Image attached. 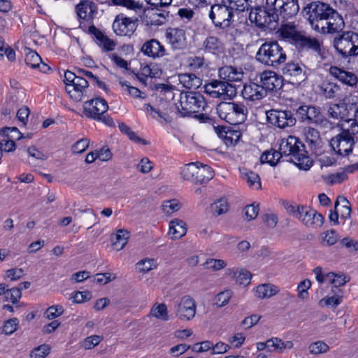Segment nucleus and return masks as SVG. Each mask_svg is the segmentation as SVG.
Here are the masks:
<instances>
[{"label": "nucleus", "instance_id": "57", "mask_svg": "<svg viewBox=\"0 0 358 358\" xmlns=\"http://www.w3.org/2000/svg\"><path fill=\"white\" fill-rule=\"evenodd\" d=\"M280 343H283V341L278 338H271L267 340V345H269V352H277L282 353V345Z\"/></svg>", "mask_w": 358, "mask_h": 358}, {"label": "nucleus", "instance_id": "61", "mask_svg": "<svg viewBox=\"0 0 358 358\" xmlns=\"http://www.w3.org/2000/svg\"><path fill=\"white\" fill-rule=\"evenodd\" d=\"M63 313L64 308L62 306H52L47 309V318H48L49 320H52L60 316L61 315L63 314Z\"/></svg>", "mask_w": 358, "mask_h": 358}, {"label": "nucleus", "instance_id": "24", "mask_svg": "<svg viewBox=\"0 0 358 358\" xmlns=\"http://www.w3.org/2000/svg\"><path fill=\"white\" fill-rule=\"evenodd\" d=\"M97 6L92 1H82L76 6V13L80 19L90 20L97 13Z\"/></svg>", "mask_w": 358, "mask_h": 358}, {"label": "nucleus", "instance_id": "1", "mask_svg": "<svg viewBox=\"0 0 358 358\" xmlns=\"http://www.w3.org/2000/svg\"><path fill=\"white\" fill-rule=\"evenodd\" d=\"M297 0H266L265 6L252 7L249 19L255 25L266 31H275L280 33L284 29L279 28V16L284 20L290 19L299 13Z\"/></svg>", "mask_w": 358, "mask_h": 358}, {"label": "nucleus", "instance_id": "56", "mask_svg": "<svg viewBox=\"0 0 358 358\" xmlns=\"http://www.w3.org/2000/svg\"><path fill=\"white\" fill-rule=\"evenodd\" d=\"M231 296V292L230 290L222 292L215 297V303L219 307L224 306L228 303Z\"/></svg>", "mask_w": 358, "mask_h": 358}, {"label": "nucleus", "instance_id": "25", "mask_svg": "<svg viewBox=\"0 0 358 358\" xmlns=\"http://www.w3.org/2000/svg\"><path fill=\"white\" fill-rule=\"evenodd\" d=\"M214 171L213 169L203 163L199 164L196 169L193 182L195 184H206L214 177Z\"/></svg>", "mask_w": 358, "mask_h": 358}, {"label": "nucleus", "instance_id": "38", "mask_svg": "<svg viewBox=\"0 0 358 358\" xmlns=\"http://www.w3.org/2000/svg\"><path fill=\"white\" fill-rule=\"evenodd\" d=\"M200 164L199 162H192L186 164L181 170L180 174L185 180L193 182L196 169Z\"/></svg>", "mask_w": 358, "mask_h": 358}, {"label": "nucleus", "instance_id": "9", "mask_svg": "<svg viewBox=\"0 0 358 358\" xmlns=\"http://www.w3.org/2000/svg\"><path fill=\"white\" fill-rule=\"evenodd\" d=\"M289 148H291L292 156L298 162L296 166L300 169L308 170L313 164V161L307 155L308 152L305 149V145L299 140V138L289 136Z\"/></svg>", "mask_w": 358, "mask_h": 358}, {"label": "nucleus", "instance_id": "6", "mask_svg": "<svg viewBox=\"0 0 358 358\" xmlns=\"http://www.w3.org/2000/svg\"><path fill=\"white\" fill-rule=\"evenodd\" d=\"M280 36L285 38L292 39L299 50H311L323 58L322 50V42L320 41L317 38L304 36L296 31L292 32L287 29H282L280 30Z\"/></svg>", "mask_w": 358, "mask_h": 358}, {"label": "nucleus", "instance_id": "16", "mask_svg": "<svg viewBox=\"0 0 358 358\" xmlns=\"http://www.w3.org/2000/svg\"><path fill=\"white\" fill-rule=\"evenodd\" d=\"M261 87L269 92H277L282 89L284 85L282 76L278 75L271 71H265L260 75Z\"/></svg>", "mask_w": 358, "mask_h": 358}, {"label": "nucleus", "instance_id": "39", "mask_svg": "<svg viewBox=\"0 0 358 358\" xmlns=\"http://www.w3.org/2000/svg\"><path fill=\"white\" fill-rule=\"evenodd\" d=\"M243 178L245 179L248 185L250 187H253L256 189H259L262 187L260 177L259 175L253 171H248L243 173Z\"/></svg>", "mask_w": 358, "mask_h": 358}, {"label": "nucleus", "instance_id": "26", "mask_svg": "<svg viewBox=\"0 0 358 358\" xmlns=\"http://www.w3.org/2000/svg\"><path fill=\"white\" fill-rule=\"evenodd\" d=\"M218 72L220 78L227 83L240 81L242 80L243 76V73L241 70H238L236 67L231 66L220 67Z\"/></svg>", "mask_w": 358, "mask_h": 358}, {"label": "nucleus", "instance_id": "18", "mask_svg": "<svg viewBox=\"0 0 358 358\" xmlns=\"http://www.w3.org/2000/svg\"><path fill=\"white\" fill-rule=\"evenodd\" d=\"M201 50L206 55L219 57L224 52V45L215 36H208L202 43Z\"/></svg>", "mask_w": 358, "mask_h": 358}, {"label": "nucleus", "instance_id": "8", "mask_svg": "<svg viewBox=\"0 0 358 358\" xmlns=\"http://www.w3.org/2000/svg\"><path fill=\"white\" fill-rule=\"evenodd\" d=\"M351 136L349 129H343L342 132L333 137L330 141V145L336 154L341 156H348L352 152L353 147L357 142Z\"/></svg>", "mask_w": 358, "mask_h": 358}, {"label": "nucleus", "instance_id": "5", "mask_svg": "<svg viewBox=\"0 0 358 358\" xmlns=\"http://www.w3.org/2000/svg\"><path fill=\"white\" fill-rule=\"evenodd\" d=\"M180 106L176 104L182 117H189L193 113L204 110L206 103L204 96L199 92H187L180 96Z\"/></svg>", "mask_w": 358, "mask_h": 358}, {"label": "nucleus", "instance_id": "29", "mask_svg": "<svg viewBox=\"0 0 358 358\" xmlns=\"http://www.w3.org/2000/svg\"><path fill=\"white\" fill-rule=\"evenodd\" d=\"M129 232L124 229H120L116 234H112L110 239L113 247L119 251L124 248L127 243Z\"/></svg>", "mask_w": 358, "mask_h": 358}, {"label": "nucleus", "instance_id": "17", "mask_svg": "<svg viewBox=\"0 0 358 358\" xmlns=\"http://www.w3.org/2000/svg\"><path fill=\"white\" fill-rule=\"evenodd\" d=\"M196 303L189 296H184L178 304L176 316L181 320H192L196 314Z\"/></svg>", "mask_w": 358, "mask_h": 358}, {"label": "nucleus", "instance_id": "48", "mask_svg": "<svg viewBox=\"0 0 358 358\" xmlns=\"http://www.w3.org/2000/svg\"><path fill=\"white\" fill-rule=\"evenodd\" d=\"M205 268L213 271H219L227 266L226 262L222 259H208L204 263Z\"/></svg>", "mask_w": 358, "mask_h": 358}, {"label": "nucleus", "instance_id": "55", "mask_svg": "<svg viewBox=\"0 0 358 358\" xmlns=\"http://www.w3.org/2000/svg\"><path fill=\"white\" fill-rule=\"evenodd\" d=\"M310 352L312 354H320L327 352L329 347L323 341H317L310 345Z\"/></svg>", "mask_w": 358, "mask_h": 358}, {"label": "nucleus", "instance_id": "15", "mask_svg": "<svg viewBox=\"0 0 358 358\" xmlns=\"http://www.w3.org/2000/svg\"><path fill=\"white\" fill-rule=\"evenodd\" d=\"M301 211H298L297 219L300 220L306 227L317 228L321 227L324 220V216L310 207L301 206Z\"/></svg>", "mask_w": 358, "mask_h": 358}, {"label": "nucleus", "instance_id": "44", "mask_svg": "<svg viewBox=\"0 0 358 358\" xmlns=\"http://www.w3.org/2000/svg\"><path fill=\"white\" fill-rule=\"evenodd\" d=\"M50 347L48 345L43 344L33 349L31 357L33 358H45L50 352Z\"/></svg>", "mask_w": 358, "mask_h": 358}, {"label": "nucleus", "instance_id": "50", "mask_svg": "<svg viewBox=\"0 0 358 358\" xmlns=\"http://www.w3.org/2000/svg\"><path fill=\"white\" fill-rule=\"evenodd\" d=\"M152 315L158 319L165 321L169 320L167 307L164 303L159 304L156 308L152 309Z\"/></svg>", "mask_w": 358, "mask_h": 358}, {"label": "nucleus", "instance_id": "46", "mask_svg": "<svg viewBox=\"0 0 358 358\" xmlns=\"http://www.w3.org/2000/svg\"><path fill=\"white\" fill-rule=\"evenodd\" d=\"M334 293V295L330 297H324L321 301L320 303L324 302L327 306H331L332 307H336L342 302V295L340 294V292H337L335 289H332Z\"/></svg>", "mask_w": 358, "mask_h": 358}, {"label": "nucleus", "instance_id": "11", "mask_svg": "<svg viewBox=\"0 0 358 358\" xmlns=\"http://www.w3.org/2000/svg\"><path fill=\"white\" fill-rule=\"evenodd\" d=\"M301 63L289 61L281 69L282 73L289 79L290 83L299 85L307 80V75Z\"/></svg>", "mask_w": 358, "mask_h": 358}, {"label": "nucleus", "instance_id": "40", "mask_svg": "<svg viewBox=\"0 0 358 358\" xmlns=\"http://www.w3.org/2000/svg\"><path fill=\"white\" fill-rule=\"evenodd\" d=\"M306 142L311 148L315 147L320 141V132L314 128L308 127L306 132Z\"/></svg>", "mask_w": 358, "mask_h": 358}, {"label": "nucleus", "instance_id": "54", "mask_svg": "<svg viewBox=\"0 0 358 358\" xmlns=\"http://www.w3.org/2000/svg\"><path fill=\"white\" fill-rule=\"evenodd\" d=\"M19 321L17 318L13 317L5 322L3 326V331L6 335H10L17 330Z\"/></svg>", "mask_w": 358, "mask_h": 358}, {"label": "nucleus", "instance_id": "23", "mask_svg": "<svg viewBox=\"0 0 358 358\" xmlns=\"http://www.w3.org/2000/svg\"><path fill=\"white\" fill-rule=\"evenodd\" d=\"M141 50L145 55L153 59L162 57L165 55L166 51L164 45L155 38L145 42Z\"/></svg>", "mask_w": 358, "mask_h": 358}, {"label": "nucleus", "instance_id": "33", "mask_svg": "<svg viewBox=\"0 0 358 358\" xmlns=\"http://www.w3.org/2000/svg\"><path fill=\"white\" fill-rule=\"evenodd\" d=\"M335 209L341 211V218H348L352 212L349 201L343 196H338L334 203Z\"/></svg>", "mask_w": 358, "mask_h": 358}, {"label": "nucleus", "instance_id": "12", "mask_svg": "<svg viewBox=\"0 0 358 358\" xmlns=\"http://www.w3.org/2000/svg\"><path fill=\"white\" fill-rule=\"evenodd\" d=\"M138 19L133 20L120 13L115 17L113 24V29L118 36H131L136 30Z\"/></svg>", "mask_w": 358, "mask_h": 358}, {"label": "nucleus", "instance_id": "45", "mask_svg": "<svg viewBox=\"0 0 358 358\" xmlns=\"http://www.w3.org/2000/svg\"><path fill=\"white\" fill-rule=\"evenodd\" d=\"M111 2L113 5L122 6L131 10L143 8V4L134 0H111Z\"/></svg>", "mask_w": 358, "mask_h": 358}, {"label": "nucleus", "instance_id": "3", "mask_svg": "<svg viewBox=\"0 0 358 358\" xmlns=\"http://www.w3.org/2000/svg\"><path fill=\"white\" fill-rule=\"evenodd\" d=\"M255 59L259 63L278 68L286 61V53L277 41H266L259 48Z\"/></svg>", "mask_w": 358, "mask_h": 358}, {"label": "nucleus", "instance_id": "36", "mask_svg": "<svg viewBox=\"0 0 358 358\" xmlns=\"http://www.w3.org/2000/svg\"><path fill=\"white\" fill-rule=\"evenodd\" d=\"M210 210L213 215L218 216L225 213L229 210L227 199L221 198L210 205Z\"/></svg>", "mask_w": 358, "mask_h": 358}, {"label": "nucleus", "instance_id": "30", "mask_svg": "<svg viewBox=\"0 0 358 358\" xmlns=\"http://www.w3.org/2000/svg\"><path fill=\"white\" fill-rule=\"evenodd\" d=\"M222 3L231 7L232 10L237 14L250 10L252 7V0H222Z\"/></svg>", "mask_w": 358, "mask_h": 358}, {"label": "nucleus", "instance_id": "27", "mask_svg": "<svg viewBox=\"0 0 358 358\" xmlns=\"http://www.w3.org/2000/svg\"><path fill=\"white\" fill-rule=\"evenodd\" d=\"M186 223L181 220L175 219L169 223V235L173 240L179 239L187 233Z\"/></svg>", "mask_w": 358, "mask_h": 358}, {"label": "nucleus", "instance_id": "4", "mask_svg": "<svg viewBox=\"0 0 358 358\" xmlns=\"http://www.w3.org/2000/svg\"><path fill=\"white\" fill-rule=\"evenodd\" d=\"M217 113L230 125L238 126L246 120L248 108L243 103L222 101L217 106Z\"/></svg>", "mask_w": 358, "mask_h": 358}, {"label": "nucleus", "instance_id": "63", "mask_svg": "<svg viewBox=\"0 0 358 358\" xmlns=\"http://www.w3.org/2000/svg\"><path fill=\"white\" fill-rule=\"evenodd\" d=\"M341 244L348 248L350 251L358 250V241L349 237L343 238L341 241Z\"/></svg>", "mask_w": 358, "mask_h": 358}, {"label": "nucleus", "instance_id": "35", "mask_svg": "<svg viewBox=\"0 0 358 358\" xmlns=\"http://www.w3.org/2000/svg\"><path fill=\"white\" fill-rule=\"evenodd\" d=\"M118 127L120 131L122 134L127 135L131 141H133L136 143H141L142 145L148 144L146 140L138 137L136 135V134L134 131H131L130 127L128 125H127L124 122H120Z\"/></svg>", "mask_w": 358, "mask_h": 358}, {"label": "nucleus", "instance_id": "62", "mask_svg": "<svg viewBox=\"0 0 358 358\" xmlns=\"http://www.w3.org/2000/svg\"><path fill=\"white\" fill-rule=\"evenodd\" d=\"M153 259H145L138 262L136 264V268L141 273L148 272L152 269L153 265Z\"/></svg>", "mask_w": 358, "mask_h": 358}, {"label": "nucleus", "instance_id": "2", "mask_svg": "<svg viewBox=\"0 0 358 358\" xmlns=\"http://www.w3.org/2000/svg\"><path fill=\"white\" fill-rule=\"evenodd\" d=\"M303 12L311 29L320 34H334L345 27L343 17L330 4L324 1H312L303 8Z\"/></svg>", "mask_w": 358, "mask_h": 358}, {"label": "nucleus", "instance_id": "42", "mask_svg": "<svg viewBox=\"0 0 358 358\" xmlns=\"http://www.w3.org/2000/svg\"><path fill=\"white\" fill-rule=\"evenodd\" d=\"M24 61L27 66L35 69L39 66L41 62V58L36 51L29 50V52L26 54Z\"/></svg>", "mask_w": 358, "mask_h": 358}, {"label": "nucleus", "instance_id": "41", "mask_svg": "<svg viewBox=\"0 0 358 358\" xmlns=\"http://www.w3.org/2000/svg\"><path fill=\"white\" fill-rule=\"evenodd\" d=\"M350 101L349 99H343L341 103L335 104V107L339 109L340 119L347 122L352 120V119L348 118L349 115L348 106L350 103Z\"/></svg>", "mask_w": 358, "mask_h": 358}, {"label": "nucleus", "instance_id": "47", "mask_svg": "<svg viewBox=\"0 0 358 358\" xmlns=\"http://www.w3.org/2000/svg\"><path fill=\"white\" fill-rule=\"evenodd\" d=\"M341 73L343 74L341 76H340V81H341L343 83L349 86H355L357 84L358 78L355 73L350 71H346L345 70H343Z\"/></svg>", "mask_w": 358, "mask_h": 358}, {"label": "nucleus", "instance_id": "49", "mask_svg": "<svg viewBox=\"0 0 358 358\" xmlns=\"http://www.w3.org/2000/svg\"><path fill=\"white\" fill-rule=\"evenodd\" d=\"M259 210V204L255 205V203L250 205H247L243 209V213L245 218L248 220L255 219Z\"/></svg>", "mask_w": 358, "mask_h": 358}, {"label": "nucleus", "instance_id": "64", "mask_svg": "<svg viewBox=\"0 0 358 358\" xmlns=\"http://www.w3.org/2000/svg\"><path fill=\"white\" fill-rule=\"evenodd\" d=\"M350 36L352 38V40H350L351 43H352V47L350 49V55L356 56L358 55V34L350 31Z\"/></svg>", "mask_w": 358, "mask_h": 358}, {"label": "nucleus", "instance_id": "59", "mask_svg": "<svg viewBox=\"0 0 358 358\" xmlns=\"http://www.w3.org/2000/svg\"><path fill=\"white\" fill-rule=\"evenodd\" d=\"M324 236L323 237V241L327 242L328 246L334 245L338 240V235L337 232L331 229L324 233Z\"/></svg>", "mask_w": 358, "mask_h": 358}, {"label": "nucleus", "instance_id": "52", "mask_svg": "<svg viewBox=\"0 0 358 358\" xmlns=\"http://www.w3.org/2000/svg\"><path fill=\"white\" fill-rule=\"evenodd\" d=\"M92 297V294L90 291L80 292L77 291L71 294L73 302L76 303H81L85 301H89Z\"/></svg>", "mask_w": 358, "mask_h": 358}, {"label": "nucleus", "instance_id": "37", "mask_svg": "<svg viewBox=\"0 0 358 358\" xmlns=\"http://www.w3.org/2000/svg\"><path fill=\"white\" fill-rule=\"evenodd\" d=\"M85 90L84 88H80L75 83H73V84H68L66 83V90L71 98L75 101L78 102L82 101L83 91Z\"/></svg>", "mask_w": 358, "mask_h": 358}, {"label": "nucleus", "instance_id": "19", "mask_svg": "<svg viewBox=\"0 0 358 358\" xmlns=\"http://www.w3.org/2000/svg\"><path fill=\"white\" fill-rule=\"evenodd\" d=\"M166 38L173 50H182L186 46L185 31L182 29L168 28L166 30Z\"/></svg>", "mask_w": 358, "mask_h": 358}, {"label": "nucleus", "instance_id": "58", "mask_svg": "<svg viewBox=\"0 0 358 358\" xmlns=\"http://www.w3.org/2000/svg\"><path fill=\"white\" fill-rule=\"evenodd\" d=\"M101 340H102V337L100 336L94 335V336H88L84 340V341L83 343V346L85 349H92L94 346L99 344V343L101 341Z\"/></svg>", "mask_w": 358, "mask_h": 358}, {"label": "nucleus", "instance_id": "20", "mask_svg": "<svg viewBox=\"0 0 358 358\" xmlns=\"http://www.w3.org/2000/svg\"><path fill=\"white\" fill-rule=\"evenodd\" d=\"M338 35L334 38L333 44L337 52L341 54L343 58H347L350 56V49L352 47V38L350 36V31H343L341 30L337 33Z\"/></svg>", "mask_w": 358, "mask_h": 358}, {"label": "nucleus", "instance_id": "13", "mask_svg": "<svg viewBox=\"0 0 358 358\" xmlns=\"http://www.w3.org/2000/svg\"><path fill=\"white\" fill-rule=\"evenodd\" d=\"M108 110V103L101 97H96L87 101L83 104V113L85 115L94 120L100 119V116L103 115Z\"/></svg>", "mask_w": 358, "mask_h": 358}, {"label": "nucleus", "instance_id": "22", "mask_svg": "<svg viewBox=\"0 0 358 358\" xmlns=\"http://www.w3.org/2000/svg\"><path fill=\"white\" fill-rule=\"evenodd\" d=\"M236 127L218 125L214 127V129L220 138L224 139L227 145L229 143L231 145L234 143H236L241 136L240 130L235 129Z\"/></svg>", "mask_w": 358, "mask_h": 358}, {"label": "nucleus", "instance_id": "31", "mask_svg": "<svg viewBox=\"0 0 358 358\" xmlns=\"http://www.w3.org/2000/svg\"><path fill=\"white\" fill-rule=\"evenodd\" d=\"M180 80L187 89H198L202 85V80L194 73L180 75Z\"/></svg>", "mask_w": 358, "mask_h": 358}, {"label": "nucleus", "instance_id": "7", "mask_svg": "<svg viewBox=\"0 0 358 358\" xmlns=\"http://www.w3.org/2000/svg\"><path fill=\"white\" fill-rule=\"evenodd\" d=\"M234 14L231 7L222 1L220 4L211 6L209 18L216 28L227 29L234 22Z\"/></svg>", "mask_w": 358, "mask_h": 358}, {"label": "nucleus", "instance_id": "34", "mask_svg": "<svg viewBox=\"0 0 358 358\" xmlns=\"http://www.w3.org/2000/svg\"><path fill=\"white\" fill-rule=\"evenodd\" d=\"M79 210L81 213H85V215L81 218V221L84 225L88 227L87 229H90L94 225L99 223V220L92 209L87 208L85 210Z\"/></svg>", "mask_w": 358, "mask_h": 358}, {"label": "nucleus", "instance_id": "21", "mask_svg": "<svg viewBox=\"0 0 358 358\" xmlns=\"http://www.w3.org/2000/svg\"><path fill=\"white\" fill-rule=\"evenodd\" d=\"M168 106L169 102L163 98H160L159 103L155 106H152L150 103L144 104L145 109L152 118L155 119L157 117H160L167 123L171 122V118L166 111Z\"/></svg>", "mask_w": 358, "mask_h": 358}, {"label": "nucleus", "instance_id": "10", "mask_svg": "<svg viewBox=\"0 0 358 358\" xmlns=\"http://www.w3.org/2000/svg\"><path fill=\"white\" fill-rule=\"evenodd\" d=\"M296 119L307 124H325L327 120L320 113V108L313 106H301L296 111Z\"/></svg>", "mask_w": 358, "mask_h": 358}, {"label": "nucleus", "instance_id": "14", "mask_svg": "<svg viewBox=\"0 0 358 358\" xmlns=\"http://www.w3.org/2000/svg\"><path fill=\"white\" fill-rule=\"evenodd\" d=\"M266 115L268 122L281 129L294 126L296 123V117L290 110H271Z\"/></svg>", "mask_w": 358, "mask_h": 358}, {"label": "nucleus", "instance_id": "28", "mask_svg": "<svg viewBox=\"0 0 358 358\" xmlns=\"http://www.w3.org/2000/svg\"><path fill=\"white\" fill-rule=\"evenodd\" d=\"M229 275L234 278L239 285L246 286L250 283L252 274L245 268L229 270Z\"/></svg>", "mask_w": 358, "mask_h": 358}, {"label": "nucleus", "instance_id": "60", "mask_svg": "<svg viewBox=\"0 0 358 358\" xmlns=\"http://www.w3.org/2000/svg\"><path fill=\"white\" fill-rule=\"evenodd\" d=\"M221 94L223 96H229V99H231L236 95V86L232 85L231 83H224V86L221 90Z\"/></svg>", "mask_w": 358, "mask_h": 358}, {"label": "nucleus", "instance_id": "43", "mask_svg": "<svg viewBox=\"0 0 358 358\" xmlns=\"http://www.w3.org/2000/svg\"><path fill=\"white\" fill-rule=\"evenodd\" d=\"M181 208V203L176 199L167 200L164 201L162 205L163 210L166 214H172L177 212Z\"/></svg>", "mask_w": 358, "mask_h": 358}, {"label": "nucleus", "instance_id": "32", "mask_svg": "<svg viewBox=\"0 0 358 358\" xmlns=\"http://www.w3.org/2000/svg\"><path fill=\"white\" fill-rule=\"evenodd\" d=\"M279 292L278 287L272 284H262L256 288V295L259 299H268Z\"/></svg>", "mask_w": 358, "mask_h": 358}, {"label": "nucleus", "instance_id": "53", "mask_svg": "<svg viewBox=\"0 0 358 358\" xmlns=\"http://www.w3.org/2000/svg\"><path fill=\"white\" fill-rule=\"evenodd\" d=\"M88 32L93 35L96 39V43L99 46H101L104 40L107 37L101 30L97 29L94 25H91L88 28Z\"/></svg>", "mask_w": 358, "mask_h": 358}, {"label": "nucleus", "instance_id": "51", "mask_svg": "<svg viewBox=\"0 0 358 358\" xmlns=\"http://www.w3.org/2000/svg\"><path fill=\"white\" fill-rule=\"evenodd\" d=\"M311 286V281L309 279H305L301 281L297 287L298 297L301 299H305L308 297V289Z\"/></svg>", "mask_w": 358, "mask_h": 358}]
</instances>
